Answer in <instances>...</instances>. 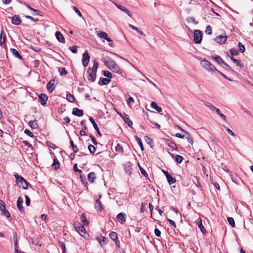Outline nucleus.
<instances>
[{"label":"nucleus","mask_w":253,"mask_h":253,"mask_svg":"<svg viewBox=\"0 0 253 253\" xmlns=\"http://www.w3.org/2000/svg\"><path fill=\"white\" fill-rule=\"evenodd\" d=\"M104 64L112 72L122 75L123 71L120 69L118 65L111 58L106 57L104 58Z\"/></svg>","instance_id":"nucleus-1"},{"label":"nucleus","mask_w":253,"mask_h":253,"mask_svg":"<svg viewBox=\"0 0 253 253\" xmlns=\"http://www.w3.org/2000/svg\"><path fill=\"white\" fill-rule=\"evenodd\" d=\"M98 67V62L96 60H94L92 68L91 69L90 68H89L87 70V73H88V76L90 78V79H88V80L91 82H94L96 80V72Z\"/></svg>","instance_id":"nucleus-2"},{"label":"nucleus","mask_w":253,"mask_h":253,"mask_svg":"<svg viewBox=\"0 0 253 253\" xmlns=\"http://www.w3.org/2000/svg\"><path fill=\"white\" fill-rule=\"evenodd\" d=\"M202 67L209 72L217 71V69L209 61L203 59L200 62Z\"/></svg>","instance_id":"nucleus-3"},{"label":"nucleus","mask_w":253,"mask_h":253,"mask_svg":"<svg viewBox=\"0 0 253 253\" xmlns=\"http://www.w3.org/2000/svg\"><path fill=\"white\" fill-rule=\"evenodd\" d=\"M14 176L16 178L17 184L19 187L23 189H27L28 182L23 177L19 175L17 173H15Z\"/></svg>","instance_id":"nucleus-4"},{"label":"nucleus","mask_w":253,"mask_h":253,"mask_svg":"<svg viewBox=\"0 0 253 253\" xmlns=\"http://www.w3.org/2000/svg\"><path fill=\"white\" fill-rule=\"evenodd\" d=\"M202 34L200 30H195L194 31V41L196 43H201L202 41Z\"/></svg>","instance_id":"nucleus-5"},{"label":"nucleus","mask_w":253,"mask_h":253,"mask_svg":"<svg viewBox=\"0 0 253 253\" xmlns=\"http://www.w3.org/2000/svg\"><path fill=\"white\" fill-rule=\"evenodd\" d=\"M90 60V56L87 51H85L83 55L82 58V63L84 67H87L88 65Z\"/></svg>","instance_id":"nucleus-6"},{"label":"nucleus","mask_w":253,"mask_h":253,"mask_svg":"<svg viewBox=\"0 0 253 253\" xmlns=\"http://www.w3.org/2000/svg\"><path fill=\"white\" fill-rule=\"evenodd\" d=\"M118 114L120 116L122 117V118L125 121V123L128 125V126L129 127H132V126L133 125L132 122L130 120V119H129V116L127 114H126V113H124V115L122 116L121 113H118Z\"/></svg>","instance_id":"nucleus-7"},{"label":"nucleus","mask_w":253,"mask_h":253,"mask_svg":"<svg viewBox=\"0 0 253 253\" xmlns=\"http://www.w3.org/2000/svg\"><path fill=\"white\" fill-rule=\"evenodd\" d=\"M39 102L41 105L44 106L46 104V101L48 99L47 96L44 93H41L39 95Z\"/></svg>","instance_id":"nucleus-8"},{"label":"nucleus","mask_w":253,"mask_h":253,"mask_svg":"<svg viewBox=\"0 0 253 253\" xmlns=\"http://www.w3.org/2000/svg\"><path fill=\"white\" fill-rule=\"evenodd\" d=\"M55 80L53 79L50 80L47 84L46 87L49 92L51 93L53 90L55 88V85L54 84Z\"/></svg>","instance_id":"nucleus-9"},{"label":"nucleus","mask_w":253,"mask_h":253,"mask_svg":"<svg viewBox=\"0 0 253 253\" xmlns=\"http://www.w3.org/2000/svg\"><path fill=\"white\" fill-rule=\"evenodd\" d=\"M227 37L226 36H218L215 38V41L221 44H224L226 41Z\"/></svg>","instance_id":"nucleus-10"},{"label":"nucleus","mask_w":253,"mask_h":253,"mask_svg":"<svg viewBox=\"0 0 253 253\" xmlns=\"http://www.w3.org/2000/svg\"><path fill=\"white\" fill-rule=\"evenodd\" d=\"M126 216L125 213L121 212L117 215V219L120 223L123 224L126 222Z\"/></svg>","instance_id":"nucleus-11"},{"label":"nucleus","mask_w":253,"mask_h":253,"mask_svg":"<svg viewBox=\"0 0 253 253\" xmlns=\"http://www.w3.org/2000/svg\"><path fill=\"white\" fill-rule=\"evenodd\" d=\"M11 23L15 25H19L21 23V20L19 15H15L11 18Z\"/></svg>","instance_id":"nucleus-12"},{"label":"nucleus","mask_w":253,"mask_h":253,"mask_svg":"<svg viewBox=\"0 0 253 253\" xmlns=\"http://www.w3.org/2000/svg\"><path fill=\"white\" fill-rule=\"evenodd\" d=\"M124 170L126 174L128 175L131 174L132 172V168L131 163L130 162L126 163L124 165Z\"/></svg>","instance_id":"nucleus-13"},{"label":"nucleus","mask_w":253,"mask_h":253,"mask_svg":"<svg viewBox=\"0 0 253 253\" xmlns=\"http://www.w3.org/2000/svg\"><path fill=\"white\" fill-rule=\"evenodd\" d=\"M72 114L74 116L82 117L84 115V112L83 110L78 108H74L73 109Z\"/></svg>","instance_id":"nucleus-14"},{"label":"nucleus","mask_w":253,"mask_h":253,"mask_svg":"<svg viewBox=\"0 0 253 253\" xmlns=\"http://www.w3.org/2000/svg\"><path fill=\"white\" fill-rule=\"evenodd\" d=\"M55 36L57 40L61 43H64L65 42V40L64 37L62 35V34L59 31H57L55 33Z\"/></svg>","instance_id":"nucleus-15"},{"label":"nucleus","mask_w":253,"mask_h":253,"mask_svg":"<svg viewBox=\"0 0 253 253\" xmlns=\"http://www.w3.org/2000/svg\"><path fill=\"white\" fill-rule=\"evenodd\" d=\"M179 128L180 130H181L182 131H183L184 133V134H185V135L186 136V138L187 140V141L190 143L192 144L193 143V140L192 137L191 136L190 134L188 132L184 130L181 127H179Z\"/></svg>","instance_id":"nucleus-16"},{"label":"nucleus","mask_w":253,"mask_h":253,"mask_svg":"<svg viewBox=\"0 0 253 253\" xmlns=\"http://www.w3.org/2000/svg\"><path fill=\"white\" fill-rule=\"evenodd\" d=\"M169 154L171 156L172 158H175V161L178 164H180L183 160V158L182 156L176 155H174L173 154H172L170 152H169Z\"/></svg>","instance_id":"nucleus-17"},{"label":"nucleus","mask_w":253,"mask_h":253,"mask_svg":"<svg viewBox=\"0 0 253 253\" xmlns=\"http://www.w3.org/2000/svg\"><path fill=\"white\" fill-rule=\"evenodd\" d=\"M77 231L82 236H83V234H84L86 233V231L85 228L83 225H79L78 226H76Z\"/></svg>","instance_id":"nucleus-18"},{"label":"nucleus","mask_w":253,"mask_h":253,"mask_svg":"<svg viewBox=\"0 0 253 253\" xmlns=\"http://www.w3.org/2000/svg\"><path fill=\"white\" fill-rule=\"evenodd\" d=\"M115 5L121 10H122V11L125 12L129 17H131V16H132L131 13L128 9H127L125 6H123L122 5L118 4H115Z\"/></svg>","instance_id":"nucleus-19"},{"label":"nucleus","mask_w":253,"mask_h":253,"mask_svg":"<svg viewBox=\"0 0 253 253\" xmlns=\"http://www.w3.org/2000/svg\"><path fill=\"white\" fill-rule=\"evenodd\" d=\"M95 209L98 212H101L102 210V204L98 199L96 200L94 205Z\"/></svg>","instance_id":"nucleus-20"},{"label":"nucleus","mask_w":253,"mask_h":253,"mask_svg":"<svg viewBox=\"0 0 253 253\" xmlns=\"http://www.w3.org/2000/svg\"><path fill=\"white\" fill-rule=\"evenodd\" d=\"M23 202V199L21 197L18 198L17 201V207L18 210L20 211L21 213L22 212V211H23V208L22 206Z\"/></svg>","instance_id":"nucleus-21"},{"label":"nucleus","mask_w":253,"mask_h":253,"mask_svg":"<svg viewBox=\"0 0 253 253\" xmlns=\"http://www.w3.org/2000/svg\"><path fill=\"white\" fill-rule=\"evenodd\" d=\"M89 120L91 123L92 124L94 128L95 129V130L97 131V134L100 136H101V133L100 131H99V129L98 128V127L96 124V123L94 122L93 119L92 117H89Z\"/></svg>","instance_id":"nucleus-22"},{"label":"nucleus","mask_w":253,"mask_h":253,"mask_svg":"<svg viewBox=\"0 0 253 253\" xmlns=\"http://www.w3.org/2000/svg\"><path fill=\"white\" fill-rule=\"evenodd\" d=\"M165 142H166V143L169 147H170L171 148H172L173 149L177 150V145H176V144L174 142H172V141H171L169 139H166L165 140Z\"/></svg>","instance_id":"nucleus-23"},{"label":"nucleus","mask_w":253,"mask_h":253,"mask_svg":"<svg viewBox=\"0 0 253 253\" xmlns=\"http://www.w3.org/2000/svg\"><path fill=\"white\" fill-rule=\"evenodd\" d=\"M96 239L101 247H103L107 243L106 241H107V239L104 237L100 236V237L97 238Z\"/></svg>","instance_id":"nucleus-24"},{"label":"nucleus","mask_w":253,"mask_h":253,"mask_svg":"<svg viewBox=\"0 0 253 253\" xmlns=\"http://www.w3.org/2000/svg\"><path fill=\"white\" fill-rule=\"evenodd\" d=\"M197 224H198L199 228L200 229L201 232L203 234H205V233L207 232L206 229H205L203 225L202 224V219L200 218H199L197 221Z\"/></svg>","instance_id":"nucleus-25"},{"label":"nucleus","mask_w":253,"mask_h":253,"mask_svg":"<svg viewBox=\"0 0 253 253\" xmlns=\"http://www.w3.org/2000/svg\"><path fill=\"white\" fill-rule=\"evenodd\" d=\"M10 51L15 57L19 59H22V56L19 53L18 51L16 49L11 48L10 49Z\"/></svg>","instance_id":"nucleus-26"},{"label":"nucleus","mask_w":253,"mask_h":253,"mask_svg":"<svg viewBox=\"0 0 253 253\" xmlns=\"http://www.w3.org/2000/svg\"><path fill=\"white\" fill-rule=\"evenodd\" d=\"M151 106L152 108L155 109L159 113H161L162 111V108L158 106L157 103L155 102H152L151 103Z\"/></svg>","instance_id":"nucleus-27"},{"label":"nucleus","mask_w":253,"mask_h":253,"mask_svg":"<svg viewBox=\"0 0 253 253\" xmlns=\"http://www.w3.org/2000/svg\"><path fill=\"white\" fill-rule=\"evenodd\" d=\"M6 41V36L4 31L2 30L0 34V45L1 46L3 43H5Z\"/></svg>","instance_id":"nucleus-28"},{"label":"nucleus","mask_w":253,"mask_h":253,"mask_svg":"<svg viewBox=\"0 0 253 253\" xmlns=\"http://www.w3.org/2000/svg\"><path fill=\"white\" fill-rule=\"evenodd\" d=\"M28 124L32 129H37L39 127V126L37 123V121L36 120L30 121Z\"/></svg>","instance_id":"nucleus-29"},{"label":"nucleus","mask_w":253,"mask_h":253,"mask_svg":"<svg viewBox=\"0 0 253 253\" xmlns=\"http://www.w3.org/2000/svg\"><path fill=\"white\" fill-rule=\"evenodd\" d=\"M96 178L95 174L94 172H91L88 174L87 179L88 180L91 182L93 183L94 180Z\"/></svg>","instance_id":"nucleus-30"},{"label":"nucleus","mask_w":253,"mask_h":253,"mask_svg":"<svg viewBox=\"0 0 253 253\" xmlns=\"http://www.w3.org/2000/svg\"><path fill=\"white\" fill-rule=\"evenodd\" d=\"M212 59L214 60L215 61H216L220 65H221V64H223V63L224 62L223 61V60H222V58L218 56V55H217L216 56H212Z\"/></svg>","instance_id":"nucleus-31"},{"label":"nucleus","mask_w":253,"mask_h":253,"mask_svg":"<svg viewBox=\"0 0 253 253\" xmlns=\"http://www.w3.org/2000/svg\"><path fill=\"white\" fill-rule=\"evenodd\" d=\"M81 221L84 225L88 224V222L87 221L85 213H83L82 214L81 216Z\"/></svg>","instance_id":"nucleus-32"},{"label":"nucleus","mask_w":253,"mask_h":253,"mask_svg":"<svg viewBox=\"0 0 253 253\" xmlns=\"http://www.w3.org/2000/svg\"><path fill=\"white\" fill-rule=\"evenodd\" d=\"M66 99L70 102H73L75 100L74 96L69 92L66 94Z\"/></svg>","instance_id":"nucleus-33"},{"label":"nucleus","mask_w":253,"mask_h":253,"mask_svg":"<svg viewBox=\"0 0 253 253\" xmlns=\"http://www.w3.org/2000/svg\"><path fill=\"white\" fill-rule=\"evenodd\" d=\"M167 181L169 185H171L176 182V179L171 175H169L167 177Z\"/></svg>","instance_id":"nucleus-34"},{"label":"nucleus","mask_w":253,"mask_h":253,"mask_svg":"<svg viewBox=\"0 0 253 253\" xmlns=\"http://www.w3.org/2000/svg\"><path fill=\"white\" fill-rule=\"evenodd\" d=\"M135 139L138 144L139 146H140L141 150L142 151L144 150V147L143 146L142 142L141 141V139L138 137L137 136H135Z\"/></svg>","instance_id":"nucleus-35"},{"label":"nucleus","mask_w":253,"mask_h":253,"mask_svg":"<svg viewBox=\"0 0 253 253\" xmlns=\"http://www.w3.org/2000/svg\"><path fill=\"white\" fill-rule=\"evenodd\" d=\"M100 80L101 82L102 85H106V84H108L111 81V80L107 78H100ZM99 84H100L101 85V84H100V82H99Z\"/></svg>","instance_id":"nucleus-36"},{"label":"nucleus","mask_w":253,"mask_h":253,"mask_svg":"<svg viewBox=\"0 0 253 253\" xmlns=\"http://www.w3.org/2000/svg\"><path fill=\"white\" fill-rule=\"evenodd\" d=\"M205 105L208 107L211 111H214L216 107L213 106L211 103L209 102H205Z\"/></svg>","instance_id":"nucleus-37"},{"label":"nucleus","mask_w":253,"mask_h":253,"mask_svg":"<svg viewBox=\"0 0 253 253\" xmlns=\"http://www.w3.org/2000/svg\"><path fill=\"white\" fill-rule=\"evenodd\" d=\"M52 166L54 167L55 169H57L59 168L60 163L56 158L54 159Z\"/></svg>","instance_id":"nucleus-38"},{"label":"nucleus","mask_w":253,"mask_h":253,"mask_svg":"<svg viewBox=\"0 0 253 253\" xmlns=\"http://www.w3.org/2000/svg\"><path fill=\"white\" fill-rule=\"evenodd\" d=\"M109 237L113 241H115L116 240L118 239V235L116 232L114 231L110 232L109 234Z\"/></svg>","instance_id":"nucleus-39"},{"label":"nucleus","mask_w":253,"mask_h":253,"mask_svg":"<svg viewBox=\"0 0 253 253\" xmlns=\"http://www.w3.org/2000/svg\"><path fill=\"white\" fill-rule=\"evenodd\" d=\"M1 214L2 215L5 216L7 218L11 217L10 214L9 213V211L6 209H4L1 210Z\"/></svg>","instance_id":"nucleus-40"},{"label":"nucleus","mask_w":253,"mask_h":253,"mask_svg":"<svg viewBox=\"0 0 253 253\" xmlns=\"http://www.w3.org/2000/svg\"><path fill=\"white\" fill-rule=\"evenodd\" d=\"M129 27L132 30H135L136 31H137L140 35H143L144 34H143V32L141 31H140L138 28H137V27L134 26L133 25L129 24L128 25Z\"/></svg>","instance_id":"nucleus-41"},{"label":"nucleus","mask_w":253,"mask_h":253,"mask_svg":"<svg viewBox=\"0 0 253 253\" xmlns=\"http://www.w3.org/2000/svg\"><path fill=\"white\" fill-rule=\"evenodd\" d=\"M230 59L237 64V65L240 67L242 68L243 65L241 64V61L239 60L236 59L234 58V57H230Z\"/></svg>","instance_id":"nucleus-42"},{"label":"nucleus","mask_w":253,"mask_h":253,"mask_svg":"<svg viewBox=\"0 0 253 253\" xmlns=\"http://www.w3.org/2000/svg\"><path fill=\"white\" fill-rule=\"evenodd\" d=\"M227 221L232 227H235V221H234V219L233 218L231 217H228L227 218Z\"/></svg>","instance_id":"nucleus-43"},{"label":"nucleus","mask_w":253,"mask_h":253,"mask_svg":"<svg viewBox=\"0 0 253 253\" xmlns=\"http://www.w3.org/2000/svg\"><path fill=\"white\" fill-rule=\"evenodd\" d=\"M138 166L139 169L141 172V173L146 178H148V175L146 171L140 166V165L138 164Z\"/></svg>","instance_id":"nucleus-44"},{"label":"nucleus","mask_w":253,"mask_h":253,"mask_svg":"<svg viewBox=\"0 0 253 253\" xmlns=\"http://www.w3.org/2000/svg\"><path fill=\"white\" fill-rule=\"evenodd\" d=\"M97 36L100 38L102 39H105L106 38H107L108 34L105 32H101L97 34Z\"/></svg>","instance_id":"nucleus-45"},{"label":"nucleus","mask_w":253,"mask_h":253,"mask_svg":"<svg viewBox=\"0 0 253 253\" xmlns=\"http://www.w3.org/2000/svg\"><path fill=\"white\" fill-rule=\"evenodd\" d=\"M88 149L91 154H94L96 150L95 147L91 144L88 145Z\"/></svg>","instance_id":"nucleus-46"},{"label":"nucleus","mask_w":253,"mask_h":253,"mask_svg":"<svg viewBox=\"0 0 253 253\" xmlns=\"http://www.w3.org/2000/svg\"><path fill=\"white\" fill-rule=\"evenodd\" d=\"M103 75L105 77L111 79L112 77V74L108 71H103Z\"/></svg>","instance_id":"nucleus-47"},{"label":"nucleus","mask_w":253,"mask_h":253,"mask_svg":"<svg viewBox=\"0 0 253 253\" xmlns=\"http://www.w3.org/2000/svg\"><path fill=\"white\" fill-rule=\"evenodd\" d=\"M230 52L231 54V57H233V56L237 55L239 54V51L234 48L230 49Z\"/></svg>","instance_id":"nucleus-48"},{"label":"nucleus","mask_w":253,"mask_h":253,"mask_svg":"<svg viewBox=\"0 0 253 253\" xmlns=\"http://www.w3.org/2000/svg\"><path fill=\"white\" fill-rule=\"evenodd\" d=\"M70 144L72 147L74 153H77L79 151V149L77 146L74 144L73 141L71 140Z\"/></svg>","instance_id":"nucleus-49"},{"label":"nucleus","mask_w":253,"mask_h":253,"mask_svg":"<svg viewBox=\"0 0 253 253\" xmlns=\"http://www.w3.org/2000/svg\"><path fill=\"white\" fill-rule=\"evenodd\" d=\"M205 33H206V34L209 35L212 34V28L210 25H208V26H207Z\"/></svg>","instance_id":"nucleus-50"},{"label":"nucleus","mask_w":253,"mask_h":253,"mask_svg":"<svg viewBox=\"0 0 253 253\" xmlns=\"http://www.w3.org/2000/svg\"><path fill=\"white\" fill-rule=\"evenodd\" d=\"M238 46L239 48V51L243 53L245 51V47L244 45H243V44L241 42H239L238 43Z\"/></svg>","instance_id":"nucleus-51"},{"label":"nucleus","mask_w":253,"mask_h":253,"mask_svg":"<svg viewBox=\"0 0 253 253\" xmlns=\"http://www.w3.org/2000/svg\"><path fill=\"white\" fill-rule=\"evenodd\" d=\"M78 47L76 45H73L69 47L70 50L74 53H77L78 52Z\"/></svg>","instance_id":"nucleus-52"},{"label":"nucleus","mask_w":253,"mask_h":253,"mask_svg":"<svg viewBox=\"0 0 253 253\" xmlns=\"http://www.w3.org/2000/svg\"><path fill=\"white\" fill-rule=\"evenodd\" d=\"M87 129V127L86 126H84L83 127H82V130L80 131V134L82 136H84V135H86V132H85V130L86 129Z\"/></svg>","instance_id":"nucleus-53"},{"label":"nucleus","mask_w":253,"mask_h":253,"mask_svg":"<svg viewBox=\"0 0 253 253\" xmlns=\"http://www.w3.org/2000/svg\"><path fill=\"white\" fill-rule=\"evenodd\" d=\"M144 139L148 144L149 145L152 144V139L150 137H148V136H145L144 137Z\"/></svg>","instance_id":"nucleus-54"},{"label":"nucleus","mask_w":253,"mask_h":253,"mask_svg":"<svg viewBox=\"0 0 253 253\" xmlns=\"http://www.w3.org/2000/svg\"><path fill=\"white\" fill-rule=\"evenodd\" d=\"M80 178L81 179L83 184H86L87 181L86 180L85 176L84 174H81Z\"/></svg>","instance_id":"nucleus-55"},{"label":"nucleus","mask_w":253,"mask_h":253,"mask_svg":"<svg viewBox=\"0 0 253 253\" xmlns=\"http://www.w3.org/2000/svg\"><path fill=\"white\" fill-rule=\"evenodd\" d=\"M115 149L117 152L122 153L124 152L123 148L120 144H117V145L116 146Z\"/></svg>","instance_id":"nucleus-56"},{"label":"nucleus","mask_w":253,"mask_h":253,"mask_svg":"<svg viewBox=\"0 0 253 253\" xmlns=\"http://www.w3.org/2000/svg\"><path fill=\"white\" fill-rule=\"evenodd\" d=\"M72 8L73 9V10L75 11V12L81 17H82L83 16H82V14L81 13V12H80V11L76 7V6H72Z\"/></svg>","instance_id":"nucleus-57"},{"label":"nucleus","mask_w":253,"mask_h":253,"mask_svg":"<svg viewBox=\"0 0 253 253\" xmlns=\"http://www.w3.org/2000/svg\"><path fill=\"white\" fill-rule=\"evenodd\" d=\"M14 249H15V253H19V251H18V241L17 239H15L14 241Z\"/></svg>","instance_id":"nucleus-58"},{"label":"nucleus","mask_w":253,"mask_h":253,"mask_svg":"<svg viewBox=\"0 0 253 253\" xmlns=\"http://www.w3.org/2000/svg\"><path fill=\"white\" fill-rule=\"evenodd\" d=\"M32 11L34 12V14L35 15L42 16V12L40 10H39L38 9H35L33 8Z\"/></svg>","instance_id":"nucleus-59"},{"label":"nucleus","mask_w":253,"mask_h":253,"mask_svg":"<svg viewBox=\"0 0 253 253\" xmlns=\"http://www.w3.org/2000/svg\"><path fill=\"white\" fill-rule=\"evenodd\" d=\"M73 170L76 171V172H78L80 173H81L82 172V170L81 169H78V167H77V164H75L74 165V166H73Z\"/></svg>","instance_id":"nucleus-60"},{"label":"nucleus","mask_w":253,"mask_h":253,"mask_svg":"<svg viewBox=\"0 0 253 253\" xmlns=\"http://www.w3.org/2000/svg\"><path fill=\"white\" fill-rule=\"evenodd\" d=\"M24 133L25 134H26L27 135H28V136H29L30 137H34V135L28 129H26L25 130H24Z\"/></svg>","instance_id":"nucleus-61"},{"label":"nucleus","mask_w":253,"mask_h":253,"mask_svg":"<svg viewBox=\"0 0 253 253\" xmlns=\"http://www.w3.org/2000/svg\"><path fill=\"white\" fill-rule=\"evenodd\" d=\"M155 235L156 236L159 237L161 236V232L158 228H155L154 230Z\"/></svg>","instance_id":"nucleus-62"},{"label":"nucleus","mask_w":253,"mask_h":253,"mask_svg":"<svg viewBox=\"0 0 253 253\" xmlns=\"http://www.w3.org/2000/svg\"><path fill=\"white\" fill-rule=\"evenodd\" d=\"M25 204L27 206H29L30 204V199L28 196H25Z\"/></svg>","instance_id":"nucleus-63"},{"label":"nucleus","mask_w":253,"mask_h":253,"mask_svg":"<svg viewBox=\"0 0 253 253\" xmlns=\"http://www.w3.org/2000/svg\"><path fill=\"white\" fill-rule=\"evenodd\" d=\"M5 209V205L4 202L2 200H0V210H2Z\"/></svg>","instance_id":"nucleus-64"}]
</instances>
